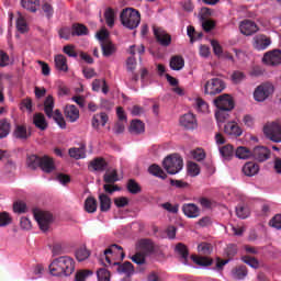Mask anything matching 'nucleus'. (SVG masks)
<instances>
[{
    "label": "nucleus",
    "mask_w": 281,
    "mask_h": 281,
    "mask_svg": "<svg viewBox=\"0 0 281 281\" xmlns=\"http://www.w3.org/2000/svg\"><path fill=\"white\" fill-rule=\"evenodd\" d=\"M224 132L226 135H231V137H240V135H243V128H240L236 122L226 123Z\"/></svg>",
    "instance_id": "17"
},
{
    "label": "nucleus",
    "mask_w": 281,
    "mask_h": 281,
    "mask_svg": "<svg viewBox=\"0 0 281 281\" xmlns=\"http://www.w3.org/2000/svg\"><path fill=\"white\" fill-rule=\"evenodd\" d=\"M114 266L117 267L119 273H125V276H133L135 273V267L131 261H125L124 263L114 262Z\"/></svg>",
    "instance_id": "20"
},
{
    "label": "nucleus",
    "mask_w": 281,
    "mask_h": 281,
    "mask_svg": "<svg viewBox=\"0 0 281 281\" xmlns=\"http://www.w3.org/2000/svg\"><path fill=\"white\" fill-rule=\"evenodd\" d=\"M162 166L168 175H177L183 170V158L179 154L169 155L164 159Z\"/></svg>",
    "instance_id": "3"
},
{
    "label": "nucleus",
    "mask_w": 281,
    "mask_h": 281,
    "mask_svg": "<svg viewBox=\"0 0 281 281\" xmlns=\"http://www.w3.org/2000/svg\"><path fill=\"white\" fill-rule=\"evenodd\" d=\"M120 21L127 30H137L142 23V13L137 9L125 8L120 13Z\"/></svg>",
    "instance_id": "2"
},
{
    "label": "nucleus",
    "mask_w": 281,
    "mask_h": 281,
    "mask_svg": "<svg viewBox=\"0 0 281 281\" xmlns=\"http://www.w3.org/2000/svg\"><path fill=\"white\" fill-rule=\"evenodd\" d=\"M136 249L145 256H150V254H155V243L150 239H140L136 244Z\"/></svg>",
    "instance_id": "12"
},
{
    "label": "nucleus",
    "mask_w": 281,
    "mask_h": 281,
    "mask_svg": "<svg viewBox=\"0 0 281 281\" xmlns=\"http://www.w3.org/2000/svg\"><path fill=\"white\" fill-rule=\"evenodd\" d=\"M127 190L130 194H139V192H142V187L135 179H130L127 181Z\"/></svg>",
    "instance_id": "47"
},
{
    "label": "nucleus",
    "mask_w": 281,
    "mask_h": 281,
    "mask_svg": "<svg viewBox=\"0 0 281 281\" xmlns=\"http://www.w3.org/2000/svg\"><path fill=\"white\" fill-rule=\"evenodd\" d=\"M146 131V126L142 120H133L130 126V132L134 135H142Z\"/></svg>",
    "instance_id": "30"
},
{
    "label": "nucleus",
    "mask_w": 281,
    "mask_h": 281,
    "mask_svg": "<svg viewBox=\"0 0 281 281\" xmlns=\"http://www.w3.org/2000/svg\"><path fill=\"white\" fill-rule=\"evenodd\" d=\"M132 262L135 265H146V255L136 249V252L131 257Z\"/></svg>",
    "instance_id": "49"
},
{
    "label": "nucleus",
    "mask_w": 281,
    "mask_h": 281,
    "mask_svg": "<svg viewBox=\"0 0 281 281\" xmlns=\"http://www.w3.org/2000/svg\"><path fill=\"white\" fill-rule=\"evenodd\" d=\"M101 50L105 58L115 54V45L111 41H104L101 43Z\"/></svg>",
    "instance_id": "29"
},
{
    "label": "nucleus",
    "mask_w": 281,
    "mask_h": 281,
    "mask_svg": "<svg viewBox=\"0 0 281 281\" xmlns=\"http://www.w3.org/2000/svg\"><path fill=\"white\" fill-rule=\"evenodd\" d=\"M16 30L20 34H25V32H27V22L21 15L16 20Z\"/></svg>",
    "instance_id": "57"
},
{
    "label": "nucleus",
    "mask_w": 281,
    "mask_h": 281,
    "mask_svg": "<svg viewBox=\"0 0 281 281\" xmlns=\"http://www.w3.org/2000/svg\"><path fill=\"white\" fill-rule=\"evenodd\" d=\"M236 216L238 218L245 220V218H249V207L239 204L236 206Z\"/></svg>",
    "instance_id": "48"
},
{
    "label": "nucleus",
    "mask_w": 281,
    "mask_h": 281,
    "mask_svg": "<svg viewBox=\"0 0 281 281\" xmlns=\"http://www.w3.org/2000/svg\"><path fill=\"white\" fill-rule=\"evenodd\" d=\"M68 155L72 159H85V157H87V153L85 151V145L79 148L77 147L70 148L68 150Z\"/></svg>",
    "instance_id": "34"
},
{
    "label": "nucleus",
    "mask_w": 281,
    "mask_h": 281,
    "mask_svg": "<svg viewBox=\"0 0 281 281\" xmlns=\"http://www.w3.org/2000/svg\"><path fill=\"white\" fill-rule=\"evenodd\" d=\"M169 65L173 71H181V68L186 66V60L181 56H173Z\"/></svg>",
    "instance_id": "33"
},
{
    "label": "nucleus",
    "mask_w": 281,
    "mask_h": 281,
    "mask_svg": "<svg viewBox=\"0 0 281 281\" xmlns=\"http://www.w3.org/2000/svg\"><path fill=\"white\" fill-rule=\"evenodd\" d=\"M149 175H153L154 177H158L159 179H166L168 175L165 173L164 169L159 167L158 165H151L148 168Z\"/></svg>",
    "instance_id": "40"
},
{
    "label": "nucleus",
    "mask_w": 281,
    "mask_h": 281,
    "mask_svg": "<svg viewBox=\"0 0 281 281\" xmlns=\"http://www.w3.org/2000/svg\"><path fill=\"white\" fill-rule=\"evenodd\" d=\"M232 81L234 82V85H240V82H243V80H245L247 78V76L245 75V72L240 71V70H235L232 74Z\"/></svg>",
    "instance_id": "53"
},
{
    "label": "nucleus",
    "mask_w": 281,
    "mask_h": 281,
    "mask_svg": "<svg viewBox=\"0 0 281 281\" xmlns=\"http://www.w3.org/2000/svg\"><path fill=\"white\" fill-rule=\"evenodd\" d=\"M89 34V29L87 25L81 23H74L71 26V36H87Z\"/></svg>",
    "instance_id": "27"
},
{
    "label": "nucleus",
    "mask_w": 281,
    "mask_h": 281,
    "mask_svg": "<svg viewBox=\"0 0 281 281\" xmlns=\"http://www.w3.org/2000/svg\"><path fill=\"white\" fill-rule=\"evenodd\" d=\"M237 159H249L251 157V150L247 147L239 146L235 151Z\"/></svg>",
    "instance_id": "46"
},
{
    "label": "nucleus",
    "mask_w": 281,
    "mask_h": 281,
    "mask_svg": "<svg viewBox=\"0 0 281 281\" xmlns=\"http://www.w3.org/2000/svg\"><path fill=\"white\" fill-rule=\"evenodd\" d=\"M243 172L246 177H255L257 172H260V166L256 162H246L243 167Z\"/></svg>",
    "instance_id": "25"
},
{
    "label": "nucleus",
    "mask_w": 281,
    "mask_h": 281,
    "mask_svg": "<svg viewBox=\"0 0 281 281\" xmlns=\"http://www.w3.org/2000/svg\"><path fill=\"white\" fill-rule=\"evenodd\" d=\"M269 224L276 229H281V214H277Z\"/></svg>",
    "instance_id": "64"
},
{
    "label": "nucleus",
    "mask_w": 281,
    "mask_h": 281,
    "mask_svg": "<svg viewBox=\"0 0 281 281\" xmlns=\"http://www.w3.org/2000/svg\"><path fill=\"white\" fill-rule=\"evenodd\" d=\"M106 166H109L106 160H104V158H100V157L94 158L89 164V168H92V170H94L95 172H104V170H106Z\"/></svg>",
    "instance_id": "21"
},
{
    "label": "nucleus",
    "mask_w": 281,
    "mask_h": 281,
    "mask_svg": "<svg viewBox=\"0 0 281 281\" xmlns=\"http://www.w3.org/2000/svg\"><path fill=\"white\" fill-rule=\"evenodd\" d=\"M85 210L88 214H94V212H98V200L93 196H88L85 201Z\"/></svg>",
    "instance_id": "32"
},
{
    "label": "nucleus",
    "mask_w": 281,
    "mask_h": 281,
    "mask_svg": "<svg viewBox=\"0 0 281 281\" xmlns=\"http://www.w3.org/2000/svg\"><path fill=\"white\" fill-rule=\"evenodd\" d=\"M99 203L101 212H109L111 210V198L104 193L99 195Z\"/></svg>",
    "instance_id": "36"
},
{
    "label": "nucleus",
    "mask_w": 281,
    "mask_h": 281,
    "mask_svg": "<svg viewBox=\"0 0 281 281\" xmlns=\"http://www.w3.org/2000/svg\"><path fill=\"white\" fill-rule=\"evenodd\" d=\"M239 30L244 36H251L258 32V25L251 20H245L240 23Z\"/></svg>",
    "instance_id": "15"
},
{
    "label": "nucleus",
    "mask_w": 281,
    "mask_h": 281,
    "mask_svg": "<svg viewBox=\"0 0 281 281\" xmlns=\"http://www.w3.org/2000/svg\"><path fill=\"white\" fill-rule=\"evenodd\" d=\"M55 67L58 71H69V66L67 65V57L65 55L55 56Z\"/></svg>",
    "instance_id": "28"
},
{
    "label": "nucleus",
    "mask_w": 281,
    "mask_h": 281,
    "mask_svg": "<svg viewBox=\"0 0 281 281\" xmlns=\"http://www.w3.org/2000/svg\"><path fill=\"white\" fill-rule=\"evenodd\" d=\"M271 45V37H267V35H257L252 40V47L257 49V52H263Z\"/></svg>",
    "instance_id": "13"
},
{
    "label": "nucleus",
    "mask_w": 281,
    "mask_h": 281,
    "mask_svg": "<svg viewBox=\"0 0 281 281\" xmlns=\"http://www.w3.org/2000/svg\"><path fill=\"white\" fill-rule=\"evenodd\" d=\"M233 276L236 280H243L247 277V268L246 267H237L233 270Z\"/></svg>",
    "instance_id": "52"
},
{
    "label": "nucleus",
    "mask_w": 281,
    "mask_h": 281,
    "mask_svg": "<svg viewBox=\"0 0 281 281\" xmlns=\"http://www.w3.org/2000/svg\"><path fill=\"white\" fill-rule=\"evenodd\" d=\"M10 135V122L8 120L0 121V139Z\"/></svg>",
    "instance_id": "51"
},
{
    "label": "nucleus",
    "mask_w": 281,
    "mask_h": 281,
    "mask_svg": "<svg viewBox=\"0 0 281 281\" xmlns=\"http://www.w3.org/2000/svg\"><path fill=\"white\" fill-rule=\"evenodd\" d=\"M195 108L198 111H200L201 113H206L209 105L207 102H205L203 99L198 98L195 100Z\"/></svg>",
    "instance_id": "61"
},
{
    "label": "nucleus",
    "mask_w": 281,
    "mask_h": 281,
    "mask_svg": "<svg viewBox=\"0 0 281 281\" xmlns=\"http://www.w3.org/2000/svg\"><path fill=\"white\" fill-rule=\"evenodd\" d=\"M104 183H117L120 181V177L117 176V170L114 169L111 172H105L103 176Z\"/></svg>",
    "instance_id": "45"
},
{
    "label": "nucleus",
    "mask_w": 281,
    "mask_h": 281,
    "mask_svg": "<svg viewBox=\"0 0 281 281\" xmlns=\"http://www.w3.org/2000/svg\"><path fill=\"white\" fill-rule=\"evenodd\" d=\"M13 135L16 139H29V137H32V132L27 131L25 125H16Z\"/></svg>",
    "instance_id": "24"
},
{
    "label": "nucleus",
    "mask_w": 281,
    "mask_h": 281,
    "mask_svg": "<svg viewBox=\"0 0 281 281\" xmlns=\"http://www.w3.org/2000/svg\"><path fill=\"white\" fill-rule=\"evenodd\" d=\"M12 223V217L8 212L0 213V227H8Z\"/></svg>",
    "instance_id": "58"
},
{
    "label": "nucleus",
    "mask_w": 281,
    "mask_h": 281,
    "mask_svg": "<svg viewBox=\"0 0 281 281\" xmlns=\"http://www.w3.org/2000/svg\"><path fill=\"white\" fill-rule=\"evenodd\" d=\"M271 151L265 146H257L251 150V156L256 161H267Z\"/></svg>",
    "instance_id": "14"
},
{
    "label": "nucleus",
    "mask_w": 281,
    "mask_h": 281,
    "mask_svg": "<svg viewBox=\"0 0 281 281\" xmlns=\"http://www.w3.org/2000/svg\"><path fill=\"white\" fill-rule=\"evenodd\" d=\"M49 271L52 276H71L76 271V262L71 257H58L50 262Z\"/></svg>",
    "instance_id": "1"
},
{
    "label": "nucleus",
    "mask_w": 281,
    "mask_h": 281,
    "mask_svg": "<svg viewBox=\"0 0 281 281\" xmlns=\"http://www.w3.org/2000/svg\"><path fill=\"white\" fill-rule=\"evenodd\" d=\"M154 35L157 43H159V45L162 47H168L170 46V43H172V36H170V34H168V32L161 27L154 26Z\"/></svg>",
    "instance_id": "8"
},
{
    "label": "nucleus",
    "mask_w": 281,
    "mask_h": 281,
    "mask_svg": "<svg viewBox=\"0 0 281 281\" xmlns=\"http://www.w3.org/2000/svg\"><path fill=\"white\" fill-rule=\"evenodd\" d=\"M241 260H243V262H245V265H248L252 269H258L260 267V263L258 262V259H256L255 257L244 256L241 258Z\"/></svg>",
    "instance_id": "54"
},
{
    "label": "nucleus",
    "mask_w": 281,
    "mask_h": 281,
    "mask_svg": "<svg viewBox=\"0 0 281 281\" xmlns=\"http://www.w3.org/2000/svg\"><path fill=\"white\" fill-rule=\"evenodd\" d=\"M104 19L108 27H113L115 25V11L112 8L105 9Z\"/></svg>",
    "instance_id": "41"
},
{
    "label": "nucleus",
    "mask_w": 281,
    "mask_h": 281,
    "mask_svg": "<svg viewBox=\"0 0 281 281\" xmlns=\"http://www.w3.org/2000/svg\"><path fill=\"white\" fill-rule=\"evenodd\" d=\"M103 190H104V192H106V194H113V192H120V190H122V189L117 184L105 183L103 186Z\"/></svg>",
    "instance_id": "63"
},
{
    "label": "nucleus",
    "mask_w": 281,
    "mask_h": 281,
    "mask_svg": "<svg viewBox=\"0 0 281 281\" xmlns=\"http://www.w3.org/2000/svg\"><path fill=\"white\" fill-rule=\"evenodd\" d=\"M263 133L268 139L274 142L276 144H280L281 142V125L280 123L272 122L268 123L263 126Z\"/></svg>",
    "instance_id": "5"
},
{
    "label": "nucleus",
    "mask_w": 281,
    "mask_h": 281,
    "mask_svg": "<svg viewBox=\"0 0 281 281\" xmlns=\"http://www.w3.org/2000/svg\"><path fill=\"white\" fill-rule=\"evenodd\" d=\"M44 112L46 113L47 117L54 116V97L48 95L44 101Z\"/></svg>",
    "instance_id": "37"
},
{
    "label": "nucleus",
    "mask_w": 281,
    "mask_h": 281,
    "mask_svg": "<svg viewBox=\"0 0 281 281\" xmlns=\"http://www.w3.org/2000/svg\"><path fill=\"white\" fill-rule=\"evenodd\" d=\"M198 251L201 256L207 257L214 251V247L210 243L202 241L198 245Z\"/></svg>",
    "instance_id": "39"
},
{
    "label": "nucleus",
    "mask_w": 281,
    "mask_h": 281,
    "mask_svg": "<svg viewBox=\"0 0 281 281\" xmlns=\"http://www.w3.org/2000/svg\"><path fill=\"white\" fill-rule=\"evenodd\" d=\"M182 212L188 218H199L201 216V209L194 203L183 204Z\"/></svg>",
    "instance_id": "16"
},
{
    "label": "nucleus",
    "mask_w": 281,
    "mask_h": 281,
    "mask_svg": "<svg viewBox=\"0 0 281 281\" xmlns=\"http://www.w3.org/2000/svg\"><path fill=\"white\" fill-rule=\"evenodd\" d=\"M40 168L43 172L49 175V172H54L56 170V165H54V159L49 156H43L40 161Z\"/></svg>",
    "instance_id": "18"
},
{
    "label": "nucleus",
    "mask_w": 281,
    "mask_h": 281,
    "mask_svg": "<svg viewBox=\"0 0 281 281\" xmlns=\"http://www.w3.org/2000/svg\"><path fill=\"white\" fill-rule=\"evenodd\" d=\"M33 124L40 131H47V120H45V114L43 113H35L33 115Z\"/></svg>",
    "instance_id": "23"
},
{
    "label": "nucleus",
    "mask_w": 281,
    "mask_h": 281,
    "mask_svg": "<svg viewBox=\"0 0 281 281\" xmlns=\"http://www.w3.org/2000/svg\"><path fill=\"white\" fill-rule=\"evenodd\" d=\"M225 90V81L221 78H213L205 82L204 93L205 95H217Z\"/></svg>",
    "instance_id": "4"
},
{
    "label": "nucleus",
    "mask_w": 281,
    "mask_h": 281,
    "mask_svg": "<svg viewBox=\"0 0 281 281\" xmlns=\"http://www.w3.org/2000/svg\"><path fill=\"white\" fill-rule=\"evenodd\" d=\"M233 110L231 109H217L215 112V119L218 122V124H224V122H227L229 120V112Z\"/></svg>",
    "instance_id": "35"
},
{
    "label": "nucleus",
    "mask_w": 281,
    "mask_h": 281,
    "mask_svg": "<svg viewBox=\"0 0 281 281\" xmlns=\"http://www.w3.org/2000/svg\"><path fill=\"white\" fill-rule=\"evenodd\" d=\"M89 276H93V271H91V270H81V271L76 273L75 280L76 281H85V280H87V278H89Z\"/></svg>",
    "instance_id": "59"
},
{
    "label": "nucleus",
    "mask_w": 281,
    "mask_h": 281,
    "mask_svg": "<svg viewBox=\"0 0 281 281\" xmlns=\"http://www.w3.org/2000/svg\"><path fill=\"white\" fill-rule=\"evenodd\" d=\"M41 159L42 157L31 155L26 158V165L31 170H36V168H41Z\"/></svg>",
    "instance_id": "43"
},
{
    "label": "nucleus",
    "mask_w": 281,
    "mask_h": 281,
    "mask_svg": "<svg viewBox=\"0 0 281 281\" xmlns=\"http://www.w3.org/2000/svg\"><path fill=\"white\" fill-rule=\"evenodd\" d=\"M262 61L266 65H270V67H276L278 65H281V50L274 49L266 53L263 55Z\"/></svg>",
    "instance_id": "9"
},
{
    "label": "nucleus",
    "mask_w": 281,
    "mask_h": 281,
    "mask_svg": "<svg viewBox=\"0 0 281 281\" xmlns=\"http://www.w3.org/2000/svg\"><path fill=\"white\" fill-rule=\"evenodd\" d=\"M34 218L37 221V224L40 225V229L42 232H47L49 229V225L54 223V215L47 211H37L34 212Z\"/></svg>",
    "instance_id": "6"
},
{
    "label": "nucleus",
    "mask_w": 281,
    "mask_h": 281,
    "mask_svg": "<svg viewBox=\"0 0 281 281\" xmlns=\"http://www.w3.org/2000/svg\"><path fill=\"white\" fill-rule=\"evenodd\" d=\"M191 260L199 267H212L214 262V260L210 257L196 256V255H192Z\"/></svg>",
    "instance_id": "26"
},
{
    "label": "nucleus",
    "mask_w": 281,
    "mask_h": 281,
    "mask_svg": "<svg viewBox=\"0 0 281 281\" xmlns=\"http://www.w3.org/2000/svg\"><path fill=\"white\" fill-rule=\"evenodd\" d=\"M42 10L47 19H52L54 16V7L49 2H44L42 5Z\"/></svg>",
    "instance_id": "62"
},
{
    "label": "nucleus",
    "mask_w": 281,
    "mask_h": 281,
    "mask_svg": "<svg viewBox=\"0 0 281 281\" xmlns=\"http://www.w3.org/2000/svg\"><path fill=\"white\" fill-rule=\"evenodd\" d=\"M13 212L16 214H25V212H27V204H25L23 201L14 202Z\"/></svg>",
    "instance_id": "55"
},
{
    "label": "nucleus",
    "mask_w": 281,
    "mask_h": 281,
    "mask_svg": "<svg viewBox=\"0 0 281 281\" xmlns=\"http://www.w3.org/2000/svg\"><path fill=\"white\" fill-rule=\"evenodd\" d=\"M21 5L29 12H36L38 5H41L40 0H21Z\"/></svg>",
    "instance_id": "38"
},
{
    "label": "nucleus",
    "mask_w": 281,
    "mask_h": 281,
    "mask_svg": "<svg viewBox=\"0 0 281 281\" xmlns=\"http://www.w3.org/2000/svg\"><path fill=\"white\" fill-rule=\"evenodd\" d=\"M180 125L187 131H194V128H198L199 123L196 122V116L192 113H187L180 117Z\"/></svg>",
    "instance_id": "11"
},
{
    "label": "nucleus",
    "mask_w": 281,
    "mask_h": 281,
    "mask_svg": "<svg viewBox=\"0 0 281 281\" xmlns=\"http://www.w3.org/2000/svg\"><path fill=\"white\" fill-rule=\"evenodd\" d=\"M175 251L182 259L183 265H188V258L190 257V250H188V246L183 243H178L176 245Z\"/></svg>",
    "instance_id": "22"
},
{
    "label": "nucleus",
    "mask_w": 281,
    "mask_h": 281,
    "mask_svg": "<svg viewBox=\"0 0 281 281\" xmlns=\"http://www.w3.org/2000/svg\"><path fill=\"white\" fill-rule=\"evenodd\" d=\"M188 173L190 177H199L201 175V169L196 162H189L188 164Z\"/></svg>",
    "instance_id": "56"
},
{
    "label": "nucleus",
    "mask_w": 281,
    "mask_h": 281,
    "mask_svg": "<svg viewBox=\"0 0 281 281\" xmlns=\"http://www.w3.org/2000/svg\"><path fill=\"white\" fill-rule=\"evenodd\" d=\"M216 109H231L234 110V99L229 94H221L214 99Z\"/></svg>",
    "instance_id": "10"
},
{
    "label": "nucleus",
    "mask_w": 281,
    "mask_h": 281,
    "mask_svg": "<svg viewBox=\"0 0 281 281\" xmlns=\"http://www.w3.org/2000/svg\"><path fill=\"white\" fill-rule=\"evenodd\" d=\"M271 93H273V85L262 83L256 88L254 98L257 102H265V100H267Z\"/></svg>",
    "instance_id": "7"
},
{
    "label": "nucleus",
    "mask_w": 281,
    "mask_h": 281,
    "mask_svg": "<svg viewBox=\"0 0 281 281\" xmlns=\"http://www.w3.org/2000/svg\"><path fill=\"white\" fill-rule=\"evenodd\" d=\"M65 115L69 122H78L80 119V110L76 105H66Z\"/></svg>",
    "instance_id": "19"
},
{
    "label": "nucleus",
    "mask_w": 281,
    "mask_h": 281,
    "mask_svg": "<svg viewBox=\"0 0 281 281\" xmlns=\"http://www.w3.org/2000/svg\"><path fill=\"white\" fill-rule=\"evenodd\" d=\"M216 27V22L214 20H202V29L204 32H212Z\"/></svg>",
    "instance_id": "60"
},
{
    "label": "nucleus",
    "mask_w": 281,
    "mask_h": 281,
    "mask_svg": "<svg viewBox=\"0 0 281 281\" xmlns=\"http://www.w3.org/2000/svg\"><path fill=\"white\" fill-rule=\"evenodd\" d=\"M75 256L78 262H83V260H87L91 256V251L87 247H80L76 250Z\"/></svg>",
    "instance_id": "44"
},
{
    "label": "nucleus",
    "mask_w": 281,
    "mask_h": 281,
    "mask_svg": "<svg viewBox=\"0 0 281 281\" xmlns=\"http://www.w3.org/2000/svg\"><path fill=\"white\" fill-rule=\"evenodd\" d=\"M123 248L120 245L112 244L108 249L103 251V258H105V262L108 265H111V258L109 257V254H115L116 251H122Z\"/></svg>",
    "instance_id": "42"
},
{
    "label": "nucleus",
    "mask_w": 281,
    "mask_h": 281,
    "mask_svg": "<svg viewBox=\"0 0 281 281\" xmlns=\"http://www.w3.org/2000/svg\"><path fill=\"white\" fill-rule=\"evenodd\" d=\"M220 155L225 159V161H232L234 158V146L231 144L222 146L220 148Z\"/></svg>",
    "instance_id": "31"
},
{
    "label": "nucleus",
    "mask_w": 281,
    "mask_h": 281,
    "mask_svg": "<svg viewBox=\"0 0 281 281\" xmlns=\"http://www.w3.org/2000/svg\"><path fill=\"white\" fill-rule=\"evenodd\" d=\"M98 281H111V272L106 268H100L97 270Z\"/></svg>",
    "instance_id": "50"
}]
</instances>
